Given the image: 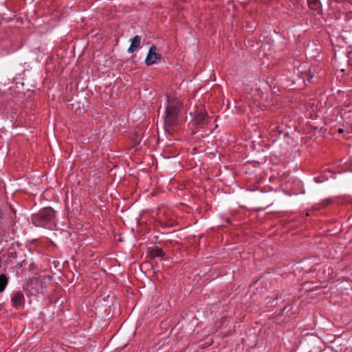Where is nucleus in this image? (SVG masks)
Masks as SVG:
<instances>
[{"instance_id":"obj_3","label":"nucleus","mask_w":352,"mask_h":352,"mask_svg":"<svg viewBox=\"0 0 352 352\" xmlns=\"http://www.w3.org/2000/svg\"><path fill=\"white\" fill-rule=\"evenodd\" d=\"M162 58V55L157 52L155 46L153 45L150 47L147 56L145 59V63L147 65H152L157 63Z\"/></svg>"},{"instance_id":"obj_1","label":"nucleus","mask_w":352,"mask_h":352,"mask_svg":"<svg viewBox=\"0 0 352 352\" xmlns=\"http://www.w3.org/2000/svg\"><path fill=\"white\" fill-rule=\"evenodd\" d=\"M167 105L166 107L164 122L166 126H174L183 106L182 102L173 96H167Z\"/></svg>"},{"instance_id":"obj_9","label":"nucleus","mask_w":352,"mask_h":352,"mask_svg":"<svg viewBox=\"0 0 352 352\" xmlns=\"http://www.w3.org/2000/svg\"><path fill=\"white\" fill-rule=\"evenodd\" d=\"M8 280L7 276L2 274L0 275V293L3 292L7 286Z\"/></svg>"},{"instance_id":"obj_11","label":"nucleus","mask_w":352,"mask_h":352,"mask_svg":"<svg viewBox=\"0 0 352 352\" xmlns=\"http://www.w3.org/2000/svg\"><path fill=\"white\" fill-rule=\"evenodd\" d=\"M8 257L10 260L16 258L17 257L16 252L14 251V252H9L8 255Z\"/></svg>"},{"instance_id":"obj_13","label":"nucleus","mask_w":352,"mask_h":352,"mask_svg":"<svg viewBox=\"0 0 352 352\" xmlns=\"http://www.w3.org/2000/svg\"><path fill=\"white\" fill-rule=\"evenodd\" d=\"M3 217V212L2 210L0 209V218H2Z\"/></svg>"},{"instance_id":"obj_10","label":"nucleus","mask_w":352,"mask_h":352,"mask_svg":"<svg viewBox=\"0 0 352 352\" xmlns=\"http://www.w3.org/2000/svg\"><path fill=\"white\" fill-rule=\"evenodd\" d=\"M304 75H305V78H306V79L307 80H311L313 78V75H312L311 71L305 72L304 73Z\"/></svg>"},{"instance_id":"obj_5","label":"nucleus","mask_w":352,"mask_h":352,"mask_svg":"<svg viewBox=\"0 0 352 352\" xmlns=\"http://www.w3.org/2000/svg\"><path fill=\"white\" fill-rule=\"evenodd\" d=\"M25 303L24 295L21 292H16L11 298V305L16 309L23 307Z\"/></svg>"},{"instance_id":"obj_12","label":"nucleus","mask_w":352,"mask_h":352,"mask_svg":"<svg viewBox=\"0 0 352 352\" xmlns=\"http://www.w3.org/2000/svg\"><path fill=\"white\" fill-rule=\"evenodd\" d=\"M343 131H344L343 129H341V128H340V129H339L338 130V132L339 133H343Z\"/></svg>"},{"instance_id":"obj_6","label":"nucleus","mask_w":352,"mask_h":352,"mask_svg":"<svg viewBox=\"0 0 352 352\" xmlns=\"http://www.w3.org/2000/svg\"><path fill=\"white\" fill-rule=\"evenodd\" d=\"M131 43L130 47L128 49L129 53H133L140 46L141 43V37L140 36H135L131 40Z\"/></svg>"},{"instance_id":"obj_8","label":"nucleus","mask_w":352,"mask_h":352,"mask_svg":"<svg viewBox=\"0 0 352 352\" xmlns=\"http://www.w3.org/2000/svg\"><path fill=\"white\" fill-rule=\"evenodd\" d=\"M150 256L151 257H162L164 255V252L161 248H155L150 250Z\"/></svg>"},{"instance_id":"obj_7","label":"nucleus","mask_w":352,"mask_h":352,"mask_svg":"<svg viewBox=\"0 0 352 352\" xmlns=\"http://www.w3.org/2000/svg\"><path fill=\"white\" fill-rule=\"evenodd\" d=\"M309 7L312 10L319 12L322 9V5L319 0H307Z\"/></svg>"},{"instance_id":"obj_4","label":"nucleus","mask_w":352,"mask_h":352,"mask_svg":"<svg viewBox=\"0 0 352 352\" xmlns=\"http://www.w3.org/2000/svg\"><path fill=\"white\" fill-rule=\"evenodd\" d=\"M208 115L207 112L204 109L197 110L194 113L193 120L195 124L198 126H203L208 122Z\"/></svg>"},{"instance_id":"obj_14","label":"nucleus","mask_w":352,"mask_h":352,"mask_svg":"<svg viewBox=\"0 0 352 352\" xmlns=\"http://www.w3.org/2000/svg\"><path fill=\"white\" fill-rule=\"evenodd\" d=\"M326 201H327V203H331V199H326Z\"/></svg>"},{"instance_id":"obj_2","label":"nucleus","mask_w":352,"mask_h":352,"mask_svg":"<svg viewBox=\"0 0 352 352\" xmlns=\"http://www.w3.org/2000/svg\"><path fill=\"white\" fill-rule=\"evenodd\" d=\"M54 217L55 211L52 208H45L37 214L35 220L41 226L47 227L51 225Z\"/></svg>"}]
</instances>
